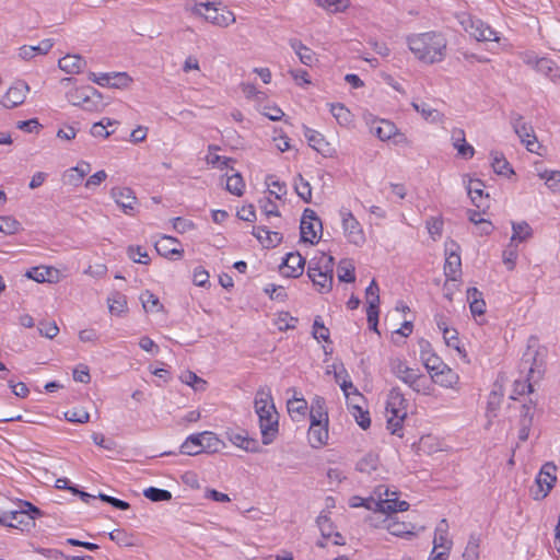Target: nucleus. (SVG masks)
I'll return each mask as SVG.
<instances>
[{
	"instance_id": "nucleus-1",
	"label": "nucleus",
	"mask_w": 560,
	"mask_h": 560,
	"mask_svg": "<svg viewBox=\"0 0 560 560\" xmlns=\"http://www.w3.org/2000/svg\"><path fill=\"white\" fill-rule=\"evenodd\" d=\"M407 45L417 60L425 65L442 62L447 52V39L440 32H424L408 35Z\"/></svg>"
},
{
	"instance_id": "nucleus-2",
	"label": "nucleus",
	"mask_w": 560,
	"mask_h": 560,
	"mask_svg": "<svg viewBox=\"0 0 560 560\" xmlns=\"http://www.w3.org/2000/svg\"><path fill=\"white\" fill-rule=\"evenodd\" d=\"M254 408L258 417L261 442L264 445H269L275 441L279 431V415L270 387L260 386L256 390Z\"/></svg>"
},
{
	"instance_id": "nucleus-3",
	"label": "nucleus",
	"mask_w": 560,
	"mask_h": 560,
	"mask_svg": "<svg viewBox=\"0 0 560 560\" xmlns=\"http://www.w3.org/2000/svg\"><path fill=\"white\" fill-rule=\"evenodd\" d=\"M335 259L331 255L319 252L308 261L307 277L319 293L332 289Z\"/></svg>"
},
{
	"instance_id": "nucleus-4",
	"label": "nucleus",
	"mask_w": 560,
	"mask_h": 560,
	"mask_svg": "<svg viewBox=\"0 0 560 560\" xmlns=\"http://www.w3.org/2000/svg\"><path fill=\"white\" fill-rule=\"evenodd\" d=\"M392 373L415 393L430 396L433 392L431 382L418 370L410 368L406 361L396 359L390 364Z\"/></svg>"
},
{
	"instance_id": "nucleus-5",
	"label": "nucleus",
	"mask_w": 560,
	"mask_h": 560,
	"mask_svg": "<svg viewBox=\"0 0 560 560\" xmlns=\"http://www.w3.org/2000/svg\"><path fill=\"white\" fill-rule=\"evenodd\" d=\"M220 1L195 2L190 7V11L215 26L228 27L235 22V15L232 11L220 8Z\"/></svg>"
},
{
	"instance_id": "nucleus-6",
	"label": "nucleus",
	"mask_w": 560,
	"mask_h": 560,
	"mask_svg": "<svg viewBox=\"0 0 560 560\" xmlns=\"http://www.w3.org/2000/svg\"><path fill=\"white\" fill-rule=\"evenodd\" d=\"M339 218L345 238L349 244L362 247L365 242V233L362 224L354 217L352 211L346 207L339 209Z\"/></svg>"
},
{
	"instance_id": "nucleus-7",
	"label": "nucleus",
	"mask_w": 560,
	"mask_h": 560,
	"mask_svg": "<svg viewBox=\"0 0 560 560\" xmlns=\"http://www.w3.org/2000/svg\"><path fill=\"white\" fill-rule=\"evenodd\" d=\"M557 466L551 463H545L535 478V486L530 489L534 500L545 499L557 481Z\"/></svg>"
},
{
	"instance_id": "nucleus-8",
	"label": "nucleus",
	"mask_w": 560,
	"mask_h": 560,
	"mask_svg": "<svg viewBox=\"0 0 560 560\" xmlns=\"http://www.w3.org/2000/svg\"><path fill=\"white\" fill-rule=\"evenodd\" d=\"M514 132L530 153L541 154V144L537 140L533 126L525 121L523 116L516 114L511 118Z\"/></svg>"
},
{
	"instance_id": "nucleus-9",
	"label": "nucleus",
	"mask_w": 560,
	"mask_h": 560,
	"mask_svg": "<svg viewBox=\"0 0 560 560\" xmlns=\"http://www.w3.org/2000/svg\"><path fill=\"white\" fill-rule=\"evenodd\" d=\"M301 240L305 243L315 244L322 235V221L312 209H305L300 224Z\"/></svg>"
},
{
	"instance_id": "nucleus-10",
	"label": "nucleus",
	"mask_w": 560,
	"mask_h": 560,
	"mask_svg": "<svg viewBox=\"0 0 560 560\" xmlns=\"http://www.w3.org/2000/svg\"><path fill=\"white\" fill-rule=\"evenodd\" d=\"M374 494L382 501V504L388 505L389 509H383V513L390 514L396 512H405L409 509V503L398 500V492L385 486H378L374 490Z\"/></svg>"
},
{
	"instance_id": "nucleus-11",
	"label": "nucleus",
	"mask_w": 560,
	"mask_h": 560,
	"mask_svg": "<svg viewBox=\"0 0 560 560\" xmlns=\"http://www.w3.org/2000/svg\"><path fill=\"white\" fill-rule=\"evenodd\" d=\"M110 197L114 199L116 205L127 215H133L136 212V206L138 203L137 197L133 190L129 187H113L110 189Z\"/></svg>"
},
{
	"instance_id": "nucleus-12",
	"label": "nucleus",
	"mask_w": 560,
	"mask_h": 560,
	"mask_svg": "<svg viewBox=\"0 0 560 560\" xmlns=\"http://www.w3.org/2000/svg\"><path fill=\"white\" fill-rule=\"evenodd\" d=\"M468 22L469 25H466V21H462V24L465 25L469 35L478 42H499L498 33L482 21L468 19Z\"/></svg>"
},
{
	"instance_id": "nucleus-13",
	"label": "nucleus",
	"mask_w": 560,
	"mask_h": 560,
	"mask_svg": "<svg viewBox=\"0 0 560 560\" xmlns=\"http://www.w3.org/2000/svg\"><path fill=\"white\" fill-rule=\"evenodd\" d=\"M30 88L26 82L18 81L9 88L1 100V104L5 108H14L24 103Z\"/></svg>"
},
{
	"instance_id": "nucleus-14",
	"label": "nucleus",
	"mask_w": 560,
	"mask_h": 560,
	"mask_svg": "<svg viewBox=\"0 0 560 560\" xmlns=\"http://www.w3.org/2000/svg\"><path fill=\"white\" fill-rule=\"evenodd\" d=\"M304 266L305 258L300 253H288L280 265V272L287 278H298L303 273Z\"/></svg>"
},
{
	"instance_id": "nucleus-15",
	"label": "nucleus",
	"mask_w": 560,
	"mask_h": 560,
	"mask_svg": "<svg viewBox=\"0 0 560 560\" xmlns=\"http://www.w3.org/2000/svg\"><path fill=\"white\" fill-rule=\"evenodd\" d=\"M430 376L432 382H434L439 386L443 388L458 390L459 375L446 363L442 368L433 372Z\"/></svg>"
},
{
	"instance_id": "nucleus-16",
	"label": "nucleus",
	"mask_w": 560,
	"mask_h": 560,
	"mask_svg": "<svg viewBox=\"0 0 560 560\" xmlns=\"http://www.w3.org/2000/svg\"><path fill=\"white\" fill-rule=\"evenodd\" d=\"M386 412L397 418H405L407 415V400L398 387L392 388L388 394Z\"/></svg>"
},
{
	"instance_id": "nucleus-17",
	"label": "nucleus",
	"mask_w": 560,
	"mask_h": 560,
	"mask_svg": "<svg viewBox=\"0 0 560 560\" xmlns=\"http://www.w3.org/2000/svg\"><path fill=\"white\" fill-rule=\"evenodd\" d=\"M451 142L459 158L470 160L475 155L474 147L466 141L464 129L454 128L451 132Z\"/></svg>"
},
{
	"instance_id": "nucleus-18",
	"label": "nucleus",
	"mask_w": 560,
	"mask_h": 560,
	"mask_svg": "<svg viewBox=\"0 0 560 560\" xmlns=\"http://www.w3.org/2000/svg\"><path fill=\"white\" fill-rule=\"evenodd\" d=\"M328 422L311 421L307 439L312 447L319 448L328 441Z\"/></svg>"
},
{
	"instance_id": "nucleus-19",
	"label": "nucleus",
	"mask_w": 560,
	"mask_h": 560,
	"mask_svg": "<svg viewBox=\"0 0 560 560\" xmlns=\"http://www.w3.org/2000/svg\"><path fill=\"white\" fill-rule=\"evenodd\" d=\"M369 126L371 133L381 141H389L396 132V125L388 119L373 118Z\"/></svg>"
},
{
	"instance_id": "nucleus-20",
	"label": "nucleus",
	"mask_w": 560,
	"mask_h": 560,
	"mask_svg": "<svg viewBox=\"0 0 560 560\" xmlns=\"http://www.w3.org/2000/svg\"><path fill=\"white\" fill-rule=\"evenodd\" d=\"M303 136L307 140L308 145L323 155H328L330 152V144L325 139L324 135L319 131L303 126Z\"/></svg>"
},
{
	"instance_id": "nucleus-21",
	"label": "nucleus",
	"mask_w": 560,
	"mask_h": 560,
	"mask_svg": "<svg viewBox=\"0 0 560 560\" xmlns=\"http://www.w3.org/2000/svg\"><path fill=\"white\" fill-rule=\"evenodd\" d=\"M89 162L80 161L75 166L70 167L63 174V183L69 186L78 187L82 184L84 177L90 173Z\"/></svg>"
},
{
	"instance_id": "nucleus-22",
	"label": "nucleus",
	"mask_w": 560,
	"mask_h": 560,
	"mask_svg": "<svg viewBox=\"0 0 560 560\" xmlns=\"http://www.w3.org/2000/svg\"><path fill=\"white\" fill-rule=\"evenodd\" d=\"M483 183L480 179H469L467 184V192L471 202L479 209L489 207V195L483 191Z\"/></svg>"
},
{
	"instance_id": "nucleus-23",
	"label": "nucleus",
	"mask_w": 560,
	"mask_h": 560,
	"mask_svg": "<svg viewBox=\"0 0 560 560\" xmlns=\"http://www.w3.org/2000/svg\"><path fill=\"white\" fill-rule=\"evenodd\" d=\"M420 359L430 375L445 364L428 341L420 345Z\"/></svg>"
},
{
	"instance_id": "nucleus-24",
	"label": "nucleus",
	"mask_w": 560,
	"mask_h": 560,
	"mask_svg": "<svg viewBox=\"0 0 560 560\" xmlns=\"http://www.w3.org/2000/svg\"><path fill=\"white\" fill-rule=\"evenodd\" d=\"M411 107L429 124H443L445 115L425 102H411Z\"/></svg>"
},
{
	"instance_id": "nucleus-25",
	"label": "nucleus",
	"mask_w": 560,
	"mask_h": 560,
	"mask_svg": "<svg viewBox=\"0 0 560 560\" xmlns=\"http://www.w3.org/2000/svg\"><path fill=\"white\" fill-rule=\"evenodd\" d=\"M54 47V39L45 38L38 45H24L19 49V57L23 60H31L36 56H43L49 52Z\"/></svg>"
},
{
	"instance_id": "nucleus-26",
	"label": "nucleus",
	"mask_w": 560,
	"mask_h": 560,
	"mask_svg": "<svg viewBox=\"0 0 560 560\" xmlns=\"http://www.w3.org/2000/svg\"><path fill=\"white\" fill-rule=\"evenodd\" d=\"M177 244H179V241L176 237L163 235L155 242V249L159 255L166 258H171L174 255L180 257L183 255V249L175 247Z\"/></svg>"
},
{
	"instance_id": "nucleus-27",
	"label": "nucleus",
	"mask_w": 560,
	"mask_h": 560,
	"mask_svg": "<svg viewBox=\"0 0 560 560\" xmlns=\"http://www.w3.org/2000/svg\"><path fill=\"white\" fill-rule=\"evenodd\" d=\"M328 106L330 114L340 127L350 128L353 125L354 116L342 103H330Z\"/></svg>"
},
{
	"instance_id": "nucleus-28",
	"label": "nucleus",
	"mask_w": 560,
	"mask_h": 560,
	"mask_svg": "<svg viewBox=\"0 0 560 560\" xmlns=\"http://www.w3.org/2000/svg\"><path fill=\"white\" fill-rule=\"evenodd\" d=\"M452 540L448 538V524L445 518L441 520L435 527V534L433 539L434 551L439 549L450 551L452 548Z\"/></svg>"
},
{
	"instance_id": "nucleus-29",
	"label": "nucleus",
	"mask_w": 560,
	"mask_h": 560,
	"mask_svg": "<svg viewBox=\"0 0 560 560\" xmlns=\"http://www.w3.org/2000/svg\"><path fill=\"white\" fill-rule=\"evenodd\" d=\"M59 68L69 74H77L83 71L86 66L85 60L79 55H67L59 59Z\"/></svg>"
},
{
	"instance_id": "nucleus-30",
	"label": "nucleus",
	"mask_w": 560,
	"mask_h": 560,
	"mask_svg": "<svg viewBox=\"0 0 560 560\" xmlns=\"http://www.w3.org/2000/svg\"><path fill=\"white\" fill-rule=\"evenodd\" d=\"M287 408L293 420H300L306 415L308 405L307 401L302 396H298V392L293 389V396L288 399Z\"/></svg>"
},
{
	"instance_id": "nucleus-31",
	"label": "nucleus",
	"mask_w": 560,
	"mask_h": 560,
	"mask_svg": "<svg viewBox=\"0 0 560 560\" xmlns=\"http://www.w3.org/2000/svg\"><path fill=\"white\" fill-rule=\"evenodd\" d=\"M289 44L303 65L307 67H312L314 65L316 61V55L311 48L296 38H291Z\"/></svg>"
},
{
	"instance_id": "nucleus-32",
	"label": "nucleus",
	"mask_w": 560,
	"mask_h": 560,
	"mask_svg": "<svg viewBox=\"0 0 560 560\" xmlns=\"http://www.w3.org/2000/svg\"><path fill=\"white\" fill-rule=\"evenodd\" d=\"M467 300L471 315L475 318L481 317L486 312V302L482 298V293L477 288H468Z\"/></svg>"
},
{
	"instance_id": "nucleus-33",
	"label": "nucleus",
	"mask_w": 560,
	"mask_h": 560,
	"mask_svg": "<svg viewBox=\"0 0 560 560\" xmlns=\"http://www.w3.org/2000/svg\"><path fill=\"white\" fill-rule=\"evenodd\" d=\"M203 434L201 433H195L190 434L186 438V440L180 445V453L189 456H195L203 452V444L202 441H205Z\"/></svg>"
},
{
	"instance_id": "nucleus-34",
	"label": "nucleus",
	"mask_w": 560,
	"mask_h": 560,
	"mask_svg": "<svg viewBox=\"0 0 560 560\" xmlns=\"http://www.w3.org/2000/svg\"><path fill=\"white\" fill-rule=\"evenodd\" d=\"M444 273L447 279L456 281L462 275V259L458 253L450 252L447 254Z\"/></svg>"
},
{
	"instance_id": "nucleus-35",
	"label": "nucleus",
	"mask_w": 560,
	"mask_h": 560,
	"mask_svg": "<svg viewBox=\"0 0 560 560\" xmlns=\"http://www.w3.org/2000/svg\"><path fill=\"white\" fill-rule=\"evenodd\" d=\"M386 528L392 535L397 537H408L416 535V527L413 524L398 522L392 517L386 520Z\"/></svg>"
},
{
	"instance_id": "nucleus-36",
	"label": "nucleus",
	"mask_w": 560,
	"mask_h": 560,
	"mask_svg": "<svg viewBox=\"0 0 560 560\" xmlns=\"http://www.w3.org/2000/svg\"><path fill=\"white\" fill-rule=\"evenodd\" d=\"M533 236V229L526 221L512 222V236L510 242L520 244L528 241Z\"/></svg>"
},
{
	"instance_id": "nucleus-37",
	"label": "nucleus",
	"mask_w": 560,
	"mask_h": 560,
	"mask_svg": "<svg viewBox=\"0 0 560 560\" xmlns=\"http://www.w3.org/2000/svg\"><path fill=\"white\" fill-rule=\"evenodd\" d=\"M229 440L233 445L246 452L256 453L259 451L258 442L244 435L243 433L232 432L229 434Z\"/></svg>"
},
{
	"instance_id": "nucleus-38",
	"label": "nucleus",
	"mask_w": 560,
	"mask_h": 560,
	"mask_svg": "<svg viewBox=\"0 0 560 560\" xmlns=\"http://www.w3.org/2000/svg\"><path fill=\"white\" fill-rule=\"evenodd\" d=\"M535 369L529 366L528 369V377L526 380H515L513 383V389L510 395L511 399H517L520 396L525 394H530L533 392V384L530 378L534 377Z\"/></svg>"
},
{
	"instance_id": "nucleus-39",
	"label": "nucleus",
	"mask_w": 560,
	"mask_h": 560,
	"mask_svg": "<svg viewBox=\"0 0 560 560\" xmlns=\"http://www.w3.org/2000/svg\"><path fill=\"white\" fill-rule=\"evenodd\" d=\"M310 420L311 421H326L328 422V412L326 408V401L320 396H315L311 401L310 407Z\"/></svg>"
},
{
	"instance_id": "nucleus-40",
	"label": "nucleus",
	"mask_w": 560,
	"mask_h": 560,
	"mask_svg": "<svg viewBox=\"0 0 560 560\" xmlns=\"http://www.w3.org/2000/svg\"><path fill=\"white\" fill-rule=\"evenodd\" d=\"M490 159L494 173L503 176H510L514 173L502 152L491 151Z\"/></svg>"
},
{
	"instance_id": "nucleus-41",
	"label": "nucleus",
	"mask_w": 560,
	"mask_h": 560,
	"mask_svg": "<svg viewBox=\"0 0 560 560\" xmlns=\"http://www.w3.org/2000/svg\"><path fill=\"white\" fill-rule=\"evenodd\" d=\"M107 304L113 315L120 316L127 311V298L118 291L113 292L108 296Z\"/></svg>"
},
{
	"instance_id": "nucleus-42",
	"label": "nucleus",
	"mask_w": 560,
	"mask_h": 560,
	"mask_svg": "<svg viewBox=\"0 0 560 560\" xmlns=\"http://www.w3.org/2000/svg\"><path fill=\"white\" fill-rule=\"evenodd\" d=\"M218 150L219 148L217 145H209L206 161L208 165L223 171L230 167V163H232L233 160L231 158L217 154Z\"/></svg>"
},
{
	"instance_id": "nucleus-43",
	"label": "nucleus",
	"mask_w": 560,
	"mask_h": 560,
	"mask_svg": "<svg viewBox=\"0 0 560 560\" xmlns=\"http://www.w3.org/2000/svg\"><path fill=\"white\" fill-rule=\"evenodd\" d=\"M442 336L447 347L453 348L465 362H469L467 352L462 347L458 332L455 328L452 327Z\"/></svg>"
},
{
	"instance_id": "nucleus-44",
	"label": "nucleus",
	"mask_w": 560,
	"mask_h": 560,
	"mask_svg": "<svg viewBox=\"0 0 560 560\" xmlns=\"http://www.w3.org/2000/svg\"><path fill=\"white\" fill-rule=\"evenodd\" d=\"M538 176L545 182L547 187L555 191L560 192V171L557 170H541Z\"/></svg>"
},
{
	"instance_id": "nucleus-45",
	"label": "nucleus",
	"mask_w": 560,
	"mask_h": 560,
	"mask_svg": "<svg viewBox=\"0 0 560 560\" xmlns=\"http://www.w3.org/2000/svg\"><path fill=\"white\" fill-rule=\"evenodd\" d=\"M354 265L350 259H342L338 265V279L341 282L352 283L355 280Z\"/></svg>"
},
{
	"instance_id": "nucleus-46",
	"label": "nucleus",
	"mask_w": 560,
	"mask_h": 560,
	"mask_svg": "<svg viewBox=\"0 0 560 560\" xmlns=\"http://www.w3.org/2000/svg\"><path fill=\"white\" fill-rule=\"evenodd\" d=\"M322 9L330 13L346 11L350 7V0H314Z\"/></svg>"
},
{
	"instance_id": "nucleus-47",
	"label": "nucleus",
	"mask_w": 560,
	"mask_h": 560,
	"mask_svg": "<svg viewBox=\"0 0 560 560\" xmlns=\"http://www.w3.org/2000/svg\"><path fill=\"white\" fill-rule=\"evenodd\" d=\"M226 190L235 196H242L245 190V183L240 173H233L226 177Z\"/></svg>"
},
{
	"instance_id": "nucleus-48",
	"label": "nucleus",
	"mask_w": 560,
	"mask_h": 560,
	"mask_svg": "<svg viewBox=\"0 0 560 560\" xmlns=\"http://www.w3.org/2000/svg\"><path fill=\"white\" fill-rule=\"evenodd\" d=\"M368 307L366 310L380 308V288L375 279H373L365 290Z\"/></svg>"
},
{
	"instance_id": "nucleus-49",
	"label": "nucleus",
	"mask_w": 560,
	"mask_h": 560,
	"mask_svg": "<svg viewBox=\"0 0 560 560\" xmlns=\"http://www.w3.org/2000/svg\"><path fill=\"white\" fill-rule=\"evenodd\" d=\"M22 229L21 223L12 215L0 217V232L5 235H13Z\"/></svg>"
},
{
	"instance_id": "nucleus-50",
	"label": "nucleus",
	"mask_w": 560,
	"mask_h": 560,
	"mask_svg": "<svg viewBox=\"0 0 560 560\" xmlns=\"http://www.w3.org/2000/svg\"><path fill=\"white\" fill-rule=\"evenodd\" d=\"M179 380L182 383L192 387L195 390H205L207 384L205 380L191 371L183 372L179 376Z\"/></svg>"
},
{
	"instance_id": "nucleus-51",
	"label": "nucleus",
	"mask_w": 560,
	"mask_h": 560,
	"mask_svg": "<svg viewBox=\"0 0 560 560\" xmlns=\"http://www.w3.org/2000/svg\"><path fill=\"white\" fill-rule=\"evenodd\" d=\"M140 300L147 313L159 312L162 308L159 298L150 291L143 292Z\"/></svg>"
},
{
	"instance_id": "nucleus-52",
	"label": "nucleus",
	"mask_w": 560,
	"mask_h": 560,
	"mask_svg": "<svg viewBox=\"0 0 560 560\" xmlns=\"http://www.w3.org/2000/svg\"><path fill=\"white\" fill-rule=\"evenodd\" d=\"M143 495L152 502L170 501L172 493L168 490L149 487L143 490Z\"/></svg>"
},
{
	"instance_id": "nucleus-53",
	"label": "nucleus",
	"mask_w": 560,
	"mask_h": 560,
	"mask_svg": "<svg viewBox=\"0 0 560 560\" xmlns=\"http://www.w3.org/2000/svg\"><path fill=\"white\" fill-rule=\"evenodd\" d=\"M377 466L378 457L374 454H366L357 463V469L365 474L376 470Z\"/></svg>"
},
{
	"instance_id": "nucleus-54",
	"label": "nucleus",
	"mask_w": 560,
	"mask_h": 560,
	"mask_svg": "<svg viewBox=\"0 0 560 560\" xmlns=\"http://www.w3.org/2000/svg\"><path fill=\"white\" fill-rule=\"evenodd\" d=\"M518 245L509 242L508 246L502 253V259L508 269L512 270L515 267L518 257Z\"/></svg>"
},
{
	"instance_id": "nucleus-55",
	"label": "nucleus",
	"mask_w": 560,
	"mask_h": 560,
	"mask_svg": "<svg viewBox=\"0 0 560 560\" xmlns=\"http://www.w3.org/2000/svg\"><path fill=\"white\" fill-rule=\"evenodd\" d=\"M114 124H115V121H113L112 119L104 118L103 120L93 124L90 132L95 138L106 139L112 133L110 131L107 130V127L112 126Z\"/></svg>"
},
{
	"instance_id": "nucleus-56",
	"label": "nucleus",
	"mask_w": 560,
	"mask_h": 560,
	"mask_svg": "<svg viewBox=\"0 0 560 560\" xmlns=\"http://www.w3.org/2000/svg\"><path fill=\"white\" fill-rule=\"evenodd\" d=\"M294 188L299 197H301L305 202H310L312 198V188L310 183L304 179L301 175H299L294 179Z\"/></svg>"
},
{
	"instance_id": "nucleus-57",
	"label": "nucleus",
	"mask_w": 560,
	"mask_h": 560,
	"mask_svg": "<svg viewBox=\"0 0 560 560\" xmlns=\"http://www.w3.org/2000/svg\"><path fill=\"white\" fill-rule=\"evenodd\" d=\"M65 419L72 423H86L90 420V413L84 408H72L65 412Z\"/></svg>"
},
{
	"instance_id": "nucleus-58",
	"label": "nucleus",
	"mask_w": 560,
	"mask_h": 560,
	"mask_svg": "<svg viewBox=\"0 0 560 560\" xmlns=\"http://www.w3.org/2000/svg\"><path fill=\"white\" fill-rule=\"evenodd\" d=\"M298 318L293 317L288 312H281L277 315L276 325L280 331H285L295 328Z\"/></svg>"
},
{
	"instance_id": "nucleus-59",
	"label": "nucleus",
	"mask_w": 560,
	"mask_h": 560,
	"mask_svg": "<svg viewBox=\"0 0 560 560\" xmlns=\"http://www.w3.org/2000/svg\"><path fill=\"white\" fill-rule=\"evenodd\" d=\"M266 183L270 196H275V198L281 199L287 194L285 184L281 183L275 176H268Z\"/></svg>"
},
{
	"instance_id": "nucleus-60",
	"label": "nucleus",
	"mask_w": 560,
	"mask_h": 560,
	"mask_svg": "<svg viewBox=\"0 0 560 560\" xmlns=\"http://www.w3.org/2000/svg\"><path fill=\"white\" fill-rule=\"evenodd\" d=\"M23 513L21 510L3 512L0 514V525L8 527H18L15 522L19 524L23 523Z\"/></svg>"
},
{
	"instance_id": "nucleus-61",
	"label": "nucleus",
	"mask_w": 560,
	"mask_h": 560,
	"mask_svg": "<svg viewBox=\"0 0 560 560\" xmlns=\"http://www.w3.org/2000/svg\"><path fill=\"white\" fill-rule=\"evenodd\" d=\"M463 560H479V539L470 536L463 552Z\"/></svg>"
},
{
	"instance_id": "nucleus-62",
	"label": "nucleus",
	"mask_w": 560,
	"mask_h": 560,
	"mask_svg": "<svg viewBox=\"0 0 560 560\" xmlns=\"http://www.w3.org/2000/svg\"><path fill=\"white\" fill-rule=\"evenodd\" d=\"M312 335L318 341L329 340V329L324 325L319 316L314 319Z\"/></svg>"
},
{
	"instance_id": "nucleus-63",
	"label": "nucleus",
	"mask_w": 560,
	"mask_h": 560,
	"mask_svg": "<svg viewBox=\"0 0 560 560\" xmlns=\"http://www.w3.org/2000/svg\"><path fill=\"white\" fill-rule=\"evenodd\" d=\"M264 292L275 301L283 302L287 299V291L282 285L269 283L264 288Z\"/></svg>"
},
{
	"instance_id": "nucleus-64",
	"label": "nucleus",
	"mask_w": 560,
	"mask_h": 560,
	"mask_svg": "<svg viewBox=\"0 0 560 560\" xmlns=\"http://www.w3.org/2000/svg\"><path fill=\"white\" fill-rule=\"evenodd\" d=\"M352 416L354 417L357 423L363 430H366L371 425V418H370L369 412L363 410L361 407L353 405L352 406Z\"/></svg>"
}]
</instances>
